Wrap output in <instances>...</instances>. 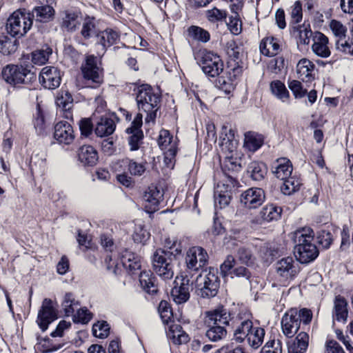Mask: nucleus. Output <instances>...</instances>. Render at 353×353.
<instances>
[{
    "label": "nucleus",
    "mask_w": 353,
    "mask_h": 353,
    "mask_svg": "<svg viewBox=\"0 0 353 353\" xmlns=\"http://www.w3.org/2000/svg\"><path fill=\"white\" fill-rule=\"evenodd\" d=\"M97 43L102 46V50L105 51V49L115 43L119 40V34L117 31L107 28L105 30L100 32L97 35Z\"/></svg>",
    "instance_id": "393cba45"
},
{
    "label": "nucleus",
    "mask_w": 353,
    "mask_h": 353,
    "mask_svg": "<svg viewBox=\"0 0 353 353\" xmlns=\"http://www.w3.org/2000/svg\"><path fill=\"white\" fill-rule=\"evenodd\" d=\"M314 232L310 228H302L292 234L294 246V255L301 263H308L314 261L319 254L316 245L312 243Z\"/></svg>",
    "instance_id": "f257e3e1"
},
{
    "label": "nucleus",
    "mask_w": 353,
    "mask_h": 353,
    "mask_svg": "<svg viewBox=\"0 0 353 353\" xmlns=\"http://www.w3.org/2000/svg\"><path fill=\"white\" fill-rule=\"evenodd\" d=\"M206 17L210 22H218L225 20L227 17L225 10H220L216 8L206 11Z\"/></svg>",
    "instance_id": "bf43d9fd"
},
{
    "label": "nucleus",
    "mask_w": 353,
    "mask_h": 353,
    "mask_svg": "<svg viewBox=\"0 0 353 353\" xmlns=\"http://www.w3.org/2000/svg\"><path fill=\"white\" fill-rule=\"evenodd\" d=\"M72 316L74 323L86 324L92 319V314L85 307H83L78 309Z\"/></svg>",
    "instance_id": "864d4df0"
},
{
    "label": "nucleus",
    "mask_w": 353,
    "mask_h": 353,
    "mask_svg": "<svg viewBox=\"0 0 353 353\" xmlns=\"http://www.w3.org/2000/svg\"><path fill=\"white\" fill-rule=\"evenodd\" d=\"M253 323L249 319H241L234 330V339L238 343H242L248 336L253 328Z\"/></svg>",
    "instance_id": "c756f323"
},
{
    "label": "nucleus",
    "mask_w": 353,
    "mask_h": 353,
    "mask_svg": "<svg viewBox=\"0 0 353 353\" xmlns=\"http://www.w3.org/2000/svg\"><path fill=\"white\" fill-rule=\"evenodd\" d=\"M146 162H137L134 159H125L121 161V165L128 168L132 176H141L146 170Z\"/></svg>",
    "instance_id": "c9c22d12"
},
{
    "label": "nucleus",
    "mask_w": 353,
    "mask_h": 353,
    "mask_svg": "<svg viewBox=\"0 0 353 353\" xmlns=\"http://www.w3.org/2000/svg\"><path fill=\"white\" fill-rule=\"evenodd\" d=\"M139 282L141 288L148 294H154L158 289L154 284V278L150 272H141L139 274Z\"/></svg>",
    "instance_id": "ea45409f"
},
{
    "label": "nucleus",
    "mask_w": 353,
    "mask_h": 353,
    "mask_svg": "<svg viewBox=\"0 0 353 353\" xmlns=\"http://www.w3.org/2000/svg\"><path fill=\"white\" fill-rule=\"evenodd\" d=\"M241 50V47L233 40L229 41L226 44V53L234 61L239 58Z\"/></svg>",
    "instance_id": "e2e57ef3"
},
{
    "label": "nucleus",
    "mask_w": 353,
    "mask_h": 353,
    "mask_svg": "<svg viewBox=\"0 0 353 353\" xmlns=\"http://www.w3.org/2000/svg\"><path fill=\"white\" fill-rule=\"evenodd\" d=\"M219 283L216 269L210 267L202 270L196 279V286L199 294L203 298L215 296L218 292Z\"/></svg>",
    "instance_id": "7ed1b4c3"
},
{
    "label": "nucleus",
    "mask_w": 353,
    "mask_h": 353,
    "mask_svg": "<svg viewBox=\"0 0 353 353\" xmlns=\"http://www.w3.org/2000/svg\"><path fill=\"white\" fill-rule=\"evenodd\" d=\"M333 34L338 37V39H343L345 37L347 28L339 21L332 20L330 24Z\"/></svg>",
    "instance_id": "0e129e2a"
},
{
    "label": "nucleus",
    "mask_w": 353,
    "mask_h": 353,
    "mask_svg": "<svg viewBox=\"0 0 353 353\" xmlns=\"http://www.w3.org/2000/svg\"><path fill=\"white\" fill-rule=\"evenodd\" d=\"M57 318L55 308L52 305V301L49 299H44L41 308L38 312L37 323L41 330L46 331L49 325Z\"/></svg>",
    "instance_id": "f8f14e48"
},
{
    "label": "nucleus",
    "mask_w": 353,
    "mask_h": 353,
    "mask_svg": "<svg viewBox=\"0 0 353 353\" xmlns=\"http://www.w3.org/2000/svg\"><path fill=\"white\" fill-rule=\"evenodd\" d=\"M54 138L59 144H71L74 140L72 125L67 121L58 122L54 126Z\"/></svg>",
    "instance_id": "6ab92c4d"
},
{
    "label": "nucleus",
    "mask_w": 353,
    "mask_h": 353,
    "mask_svg": "<svg viewBox=\"0 0 353 353\" xmlns=\"http://www.w3.org/2000/svg\"><path fill=\"white\" fill-rule=\"evenodd\" d=\"M79 305V301L76 299L72 293L67 292L64 294L61 302V307L65 316H72L75 310H78Z\"/></svg>",
    "instance_id": "72a5a7b5"
},
{
    "label": "nucleus",
    "mask_w": 353,
    "mask_h": 353,
    "mask_svg": "<svg viewBox=\"0 0 353 353\" xmlns=\"http://www.w3.org/2000/svg\"><path fill=\"white\" fill-rule=\"evenodd\" d=\"M17 41L7 36H0V52L4 55H9L16 51Z\"/></svg>",
    "instance_id": "de8ad7c7"
},
{
    "label": "nucleus",
    "mask_w": 353,
    "mask_h": 353,
    "mask_svg": "<svg viewBox=\"0 0 353 353\" xmlns=\"http://www.w3.org/2000/svg\"><path fill=\"white\" fill-rule=\"evenodd\" d=\"M32 23L31 13L17 10L8 18L6 30L12 37H21L31 28Z\"/></svg>",
    "instance_id": "20e7f679"
},
{
    "label": "nucleus",
    "mask_w": 353,
    "mask_h": 353,
    "mask_svg": "<svg viewBox=\"0 0 353 353\" xmlns=\"http://www.w3.org/2000/svg\"><path fill=\"white\" fill-rule=\"evenodd\" d=\"M195 59L203 72L209 77H215L223 70V63L219 56L206 50H201L195 54Z\"/></svg>",
    "instance_id": "39448f33"
},
{
    "label": "nucleus",
    "mask_w": 353,
    "mask_h": 353,
    "mask_svg": "<svg viewBox=\"0 0 353 353\" xmlns=\"http://www.w3.org/2000/svg\"><path fill=\"white\" fill-rule=\"evenodd\" d=\"M172 254L164 250L158 249L153 254L152 264L153 271L162 279L170 280L174 276Z\"/></svg>",
    "instance_id": "423d86ee"
},
{
    "label": "nucleus",
    "mask_w": 353,
    "mask_h": 353,
    "mask_svg": "<svg viewBox=\"0 0 353 353\" xmlns=\"http://www.w3.org/2000/svg\"><path fill=\"white\" fill-rule=\"evenodd\" d=\"M61 77L60 71L52 66H46L39 74V82L46 89L53 90L61 84Z\"/></svg>",
    "instance_id": "2eb2a0df"
},
{
    "label": "nucleus",
    "mask_w": 353,
    "mask_h": 353,
    "mask_svg": "<svg viewBox=\"0 0 353 353\" xmlns=\"http://www.w3.org/2000/svg\"><path fill=\"white\" fill-rule=\"evenodd\" d=\"M221 142L220 146L223 152L225 154V159H228V162L232 163L231 159L233 152L236 151L237 142L234 139V132L228 125H223L222 128Z\"/></svg>",
    "instance_id": "dca6fc26"
},
{
    "label": "nucleus",
    "mask_w": 353,
    "mask_h": 353,
    "mask_svg": "<svg viewBox=\"0 0 353 353\" xmlns=\"http://www.w3.org/2000/svg\"><path fill=\"white\" fill-rule=\"evenodd\" d=\"M260 353H282V343L280 340L268 341Z\"/></svg>",
    "instance_id": "69168bd1"
},
{
    "label": "nucleus",
    "mask_w": 353,
    "mask_h": 353,
    "mask_svg": "<svg viewBox=\"0 0 353 353\" xmlns=\"http://www.w3.org/2000/svg\"><path fill=\"white\" fill-rule=\"evenodd\" d=\"M81 71L86 79L97 83L103 81V69L99 65L97 58L94 55L86 57L85 62L81 65Z\"/></svg>",
    "instance_id": "9b49d317"
},
{
    "label": "nucleus",
    "mask_w": 353,
    "mask_h": 353,
    "mask_svg": "<svg viewBox=\"0 0 353 353\" xmlns=\"http://www.w3.org/2000/svg\"><path fill=\"white\" fill-rule=\"evenodd\" d=\"M51 53L52 50L49 48H47L45 50H36L32 53V61L36 65H43L48 61Z\"/></svg>",
    "instance_id": "4d7b16f0"
},
{
    "label": "nucleus",
    "mask_w": 353,
    "mask_h": 353,
    "mask_svg": "<svg viewBox=\"0 0 353 353\" xmlns=\"http://www.w3.org/2000/svg\"><path fill=\"white\" fill-rule=\"evenodd\" d=\"M188 34L194 40L203 43L208 42L210 39L208 31L195 26H192L188 28Z\"/></svg>",
    "instance_id": "09e8293b"
},
{
    "label": "nucleus",
    "mask_w": 353,
    "mask_h": 353,
    "mask_svg": "<svg viewBox=\"0 0 353 353\" xmlns=\"http://www.w3.org/2000/svg\"><path fill=\"white\" fill-rule=\"evenodd\" d=\"M248 172L254 181L262 180L267 172L265 165L259 162H252L248 166Z\"/></svg>",
    "instance_id": "a18cd8bd"
},
{
    "label": "nucleus",
    "mask_w": 353,
    "mask_h": 353,
    "mask_svg": "<svg viewBox=\"0 0 353 353\" xmlns=\"http://www.w3.org/2000/svg\"><path fill=\"white\" fill-rule=\"evenodd\" d=\"M293 34L297 38L298 43L308 45L310 42L311 37L314 35L310 24L299 25L293 28Z\"/></svg>",
    "instance_id": "4c0bfd02"
},
{
    "label": "nucleus",
    "mask_w": 353,
    "mask_h": 353,
    "mask_svg": "<svg viewBox=\"0 0 353 353\" xmlns=\"http://www.w3.org/2000/svg\"><path fill=\"white\" fill-rule=\"evenodd\" d=\"M272 168L275 176L282 181L290 176L292 172V163L285 158L278 159Z\"/></svg>",
    "instance_id": "b1692460"
},
{
    "label": "nucleus",
    "mask_w": 353,
    "mask_h": 353,
    "mask_svg": "<svg viewBox=\"0 0 353 353\" xmlns=\"http://www.w3.org/2000/svg\"><path fill=\"white\" fill-rule=\"evenodd\" d=\"M123 266L130 273L134 274L135 271L140 270V259L133 252L125 250L120 256Z\"/></svg>",
    "instance_id": "c85d7f7f"
},
{
    "label": "nucleus",
    "mask_w": 353,
    "mask_h": 353,
    "mask_svg": "<svg viewBox=\"0 0 353 353\" xmlns=\"http://www.w3.org/2000/svg\"><path fill=\"white\" fill-rule=\"evenodd\" d=\"M309 335L305 332H301L289 345L288 352L305 353L308 347Z\"/></svg>",
    "instance_id": "7c9ffc66"
},
{
    "label": "nucleus",
    "mask_w": 353,
    "mask_h": 353,
    "mask_svg": "<svg viewBox=\"0 0 353 353\" xmlns=\"http://www.w3.org/2000/svg\"><path fill=\"white\" fill-rule=\"evenodd\" d=\"M208 330L205 332L206 337L211 341L217 342L227 336V330L225 325H212V326H206Z\"/></svg>",
    "instance_id": "a19ab883"
},
{
    "label": "nucleus",
    "mask_w": 353,
    "mask_h": 353,
    "mask_svg": "<svg viewBox=\"0 0 353 353\" xmlns=\"http://www.w3.org/2000/svg\"><path fill=\"white\" fill-rule=\"evenodd\" d=\"M163 191L157 186L150 185L145 192L143 200L148 212L156 211L160 202L163 200Z\"/></svg>",
    "instance_id": "aec40b11"
},
{
    "label": "nucleus",
    "mask_w": 353,
    "mask_h": 353,
    "mask_svg": "<svg viewBox=\"0 0 353 353\" xmlns=\"http://www.w3.org/2000/svg\"><path fill=\"white\" fill-rule=\"evenodd\" d=\"M333 317L338 321L345 323L348 316L347 303L345 299L340 295L336 296L334 301Z\"/></svg>",
    "instance_id": "bb28decb"
},
{
    "label": "nucleus",
    "mask_w": 353,
    "mask_h": 353,
    "mask_svg": "<svg viewBox=\"0 0 353 353\" xmlns=\"http://www.w3.org/2000/svg\"><path fill=\"white\" fill-rule=\"evenodd\" d=\"M265 330L262 327H253L250 332L247 339L248 345L253 349H258L263 343Z\"/></svg>",
    "instance_id": "58836bf2"
},
{
    "label": "nucleus",
    "mask_w": 353,
    "mask_h": 353,
    "mask_svg": "<svg viewBox=\"0 0 353 353\" xmlns=\"http://www.w3.org/2000/svg\"><path fill=\"white\" fill-rule=\"evenodd\" d=\"M143 116L137 113L134 117L131 125L126 128L125 132L128 134L127 141L130 151L138 150L143 143V132L141 130L143 125Z\"/></svg>",
    "instance_id": "1a4fd4ad"
},
{
    "label": "nucleus",
    "mask_w": 353,
    "mask_h": 353,
    "mask_svg": "<svg viewBox=\"0 0 353 353\" xmlns=\"http://www.w3.org/2000/svg\"><path fill=\"white\" fill-rule=\"evenodd\" d=\"M204 316V323L206 326L228 325L231 319L230 312L223 306H219L214 310L207 311Z\"/></svg>",
    "instance_id": "a211bd4d"
},
{
    "label": "nucleus",
    "mask_w": 353,
    "mask_h": 353,
    "mask_svg": "<svg viewBox=\"0 0 353 353\" xmlns=\"http://www.w3.org/2000/svg\"><path fill=\"white\" fill-rule=\"evenodd\" d=\"M288 85L296 99H301L307 93V90L303 88L301 82L298 80H288Z\"/></svg>",
    "instance_id": "6e6d98bb"
},
{
    "label": "nucleus",
    "mask_w": 353,
    "mask_h": 353,
    "mask_svg": "<svg viewBox=\"0 0 353 353\" xmlns=\"http://www.w3.org/2000/svg\"><path fill=\"white\" fill-rule=\"evenodd\" d=\"M2 77L8 83L15 86L30 82L35 75L22 65H8L2 70Z\"/></svg>",
    "instance_id": "0eeeda50"
},
{
    "label": "nucleus",
    "mask_w": 353,
    "mask_h": 353,
    "mask_svg": "<svg viewBox=\"0 0 353 353\" xmlns=\"http://www.w3.org/2000/svg\"><path fill=\"white\" fill-rule=\"evenodd\" d=\"M97 32V23L94 17H86L82 23L81 30V36L85 39H90Z\"/></svg>",
    "instance_id": "79ce46f5"
},
{
    "label": "nucleus",
    "mask_w": 353,
    "mask_h": 353,
    "mask_svg": "<svg viewBox=\"0 0 353 353\" xmlns=\"http://www.w3.org/2000/svg\"><path fill=\"white\" fill-rule=\"evenodd\" d=\"M281 209L274 204L266 205L260 211V219L256 221V223L262 224L263 222L278 220L281 216Z\"/></svg>",
    "instance_id": "cd10ccee"
},
{
    "label": "nucleus",
    "mask_w": 353,
    "mask_h": 353,
    "mask_svg": "<svg viewBox=\"0 0 353 353\" xmlns=\"http://www.w3.org/2000/svg\"><path fill=\"white\" fill-rule=\"evenodd\" d=\"M242 71V67L240 66L237 63H234V64L230 63V65L228 66L225 70H223L222 72H224L228 78L232 80V83H234L236 79L241 75Z\"/></svg>",
    "instance_id": "052dcab7"
},
{
    "label": "nucleus",
    "mask_w": 353,
    "mask_h": 353,
    "mask_svg": "<svg viewBox=\"0 0 353 353\" xmlns=\"http://www.w3.org/2000/svg\"><path fill=\"white\" fill-rule=\"evenodd\" d=\"M158 145L163 150H168V148H171L172 145L177 147L176 141L173 139L170 132L167 130H161L159 132L158 137Z\"/></svg>",
    "instance_id": "c03bdc74"
},
{
    "label": "nucleus",
    "mask_w": 353,
    "mask_h": 353,
    "mask_svg": "<svg viewBox=\"0 0 353 353\" xmlns=\"http://www.w3.org/2000/svg\"><path fill=\"white\" fill-rule=\"evenodd\" d=\"M290 9V23L293 24L300 23L303 19V11L301 2L299 1H296Z\"/></svg>",
    "instance_id": "680f3d73"
},
{
    "label": "nucleus",
    "mask_w": 353,
    "mask_h": 353,
    "mask_svg": "<svg viewBox=\"0 0 353 353\" xmlns=\"http://www.w3.org/2000/svg\"><path fill=\"white\" fill-rule=\"evenodd\" d=\"M272 93L282 101H287L290 98V93L285 84L279 80L273 81L270 83Z\"/></svg>",
    "instance_id": "37998d69"
},
{
    "label": "nucleus",
    "mask_w": 353,
    "mask_h": 353,
    "mask_svg": "<svg viewBox=\"0 0 353 353\" xmlns=\"http://www.w3.org/2000/svg\"><path fill=\"white\" fill-rule=\"evenodd\" d=\"M299 271L298 263L291 256L283 258L276 263V274L283 282L293 279Z\"/></svg>",
    "instance_id": "9d476101"
},
{
    "label": "nucleus",
    "mask_w": 353,
    "mask_h": 353,
    "mask_svg": "<svg viewBox=\"0 0 353 353\" xmlns=\"http://www.w3.org/2000/svg\"><path fill=\"white\" fill-rule=\"evenodd\" d=\"M336 48L345 53L353 56V43L348 42L343 39H337L336 41Z\"/></svg>",
    "instance_id": "774afa93"
},
{
    "label": "nucleus",
    "mask_w": 353,
    "mask_h": 353,
    "mask_svg": "<svg viewBox=\"0 0 353 353\" xmlns=\"http://www.w3.org/2000/svg\"><path fill=\"white\" fill-rule=\"evenodd\" d=\"M79 161L84 165L93 166L98 161V152L90 145H83L78 150Z\"/></svg>",
    "instance_id": "5701e85b"
},
{
    "label": "nucleus",
    "mask_w": 353,
    "mask_h": 353,
    "mask_svg": "<svg viewBox=\"0 0 353 353\" xmlns=\"http://www.w3.org/2000/svg\"><path fill=\"white\" fill-rule=\"evenodd\" d=\"M136 99L139 110H152L159 103L160 96L150 85L143 84L138 87Z\"/></svg>",
    "instance_id": "6e6552de"
},
{
    "label": "nucleus",
    "mask_w": 353,
    "mask_h": 353,
    "mask_svg": "<svg viewBox=\"0 0 353 353\" xmlns=\"http://www.w3.org/2000/svg\"><path fill=\"white\" fill-rule=\"evenodd\" d=\"M109 332L110 327L105 321L98 322L92 326V333L95 337L105 339L108 336Z\"/></svg>",
    "instance_id": "13d9d810"
},
{
    "label": "nucleus",
    "mask_w": 353,
    "mask_h": 353,
    "mask_svg": "<svg viewBox=\"0 0 353 353\" xmlns=\"http://www.w3.org/2000/svg\"><path fill=\"white\" fill-rule=\"evenodd\" d=\"M175 285L171 290L173 301L177 304L185 303L190 298V279L187 276L176 277Z\"/></svg>",
    "instance_id": "4468645a"
},
{
    "label": "nucleus",
    "mask_w": 353,
    "mask_h": 353,
    "mask_svg": "<svg viewBox=\"0 0 353 353\" xmlns=\"http://www.w3.org/2000/svg\"><path fill=\"white\" fill-rule=\"evenodd\" d=\"M265 200L264 191L258 188H251L241 194L240 201L248 209H255L259 207Z\"/></svg>",
    "instance_id": "f3484780"
},
{
    "label": "nucleus",
    "mask_w": 353,
    "mask_h": 353,
    "mask_svg": "<svg viewBox=\"0 0 353 353\" xmlns=\"http://www.w3.org/2000/svg\"><path fill=\"white\" fill-rule=\"evenodd\" d=\"M301 185L299 179L294 177H288L283 180V185L281 186V192L285 195H290L297 191Z\"/></svg>",
    "instance_id": "8fccbe9b"
},
{
    "label": "nucleus",
    "mask_w": 353,
    "mask_h": 353,
    "mask_svg": "<svg viewBox=\"0 0 353 353\" xmlns=\"http://www.w3.org/2000/svg\"><path fill=\"white\" fill-rule=\"evenodd\" d=\"M237 259L245 265H249L253 263V256L250 250L245 247H241L238 250Z\"/></svg>",
    "instance_id": "338daca9"
},
{
    "label": "nucleus",
    "mask_w": 353,
    "mask_h": 353,
    "mask_svg": "<svg viewBox=\"0 0 353 353\" xmlns=\"http://www.w3.org/2000/svg\"><path fill=\"white\" fill-rule=\"evenodd\" d=\"M216 86L224 91L225 93H230L235 88V83H232V80L228 78L224 72L221 75L217 76Z\"/></svg>",
    "instance_id": "5fc2aeb1"
},
{
    "label": "nucleus",
    "mask_w": 353,
    "mask_h": 353,
    "mask_svg": "<svg viewBox=\"0 0 353 353\" xmlns=\"http://www.w3.org/2000/svg\"><path fill=\"white\" fill-rule=\"evenodd\" d=\"M312 318V312L306 308L298 310L291 308L283 315L281 319V329L288 338L294 336L300 328L301 323L308 324Z\"/></svg>",
    "instance_id": "f03ea898"
},
{
    "label": "nucleus",
    "mask_w": 353,
    "mask_h": 353,
    "mask_svg": "<svg viewBox=\"0 0 353 353\" xmlns=\"http://www.w3.org/2000/svg\"><path fill=\"white\" fill-rule=\"evenodd\" d=\"M158 311L163 323L169 324L173 317L170 304L165 301H161L159 303Z\"/></svg>",
    "instance_id": "603ef678"
},
{
    "label": "nucleus",
    "mask_w": 353,
    "mask_h": 353,
    "mask_svg": "<svg viewBox=\"0 0 353 353\" xmlns=\"http://www.w3.org/2000/svg\"><path fill=\"white\" fill-rule=\"evenodd\" d=\"M116 124L112 119L101 117L96 123L94 133L98 137H105L114 133Z\"/></svg>",
    "instance_id": "a878e982"
},
{
    "label": "nucleus",
    "mask_w": 353,
    "mask_h": 353,
    "mask_svg": "<svg viewBox=\"0 0 353 353\" xmlns=\"http://www.w3.org/2000/svg\"><path fill=\"white\" fill-rule=\"evenodd\" d=\"M208 261L206 251L201 247H192L187 252L185 262L188 269L197 271L202 268Z\"/></svg>",
    "instance_id": "ddd939ff"
},
{
    "label": "nucleus",
    "mask_w": 353,
    "mask_h": 353,
    "mask_svg": "<svg viewBox=\"0 0 353 353\" xmlns=\"http://www.w3.org/2000/svg\"><path fill=\"white\" fill-rule=\"evenodd\" d=\"M315 65L307 59H301L296 65L298 78L305 82H311L314 79Z\"/></svg>",
    "instance_id": "4be33fe9"
},
{
    "label": "nucleus",
    "mask_w": 353,
    "mask_h": 353,
    "mask_svg": "<svg viewBox=\"0 0 353 353\" xmlns=\"http://www.w3.org/2000/svg\"><path fill=\"white\" fill-rule=\"evenodd\" d=\"M54 14V9L50 6L35 7L32 10V13H31L32 20L35 17L37 21L42 23H47L52 20Z\"/></svg>",
    "instance_id": "f704fd0d"
},
{
    "label": "nucleus",
    "mask_w": 353,
    "mask_h": 353,
    "mask_svg": "<svg viewBox=\"0 0 353 353\" xmlns=\"http://www.w3.org/2000/svg\"><path fill=\"white\" fill-rule=\"evenodd\" d=\"M259 49L263 54L268 57H273L279 53L280 46L276 39L265 37L261 40Z\"/></svg>",
    "instance_id": "2f4dec72"
},
{
    "label": "nucleus",
    "mask_w": 353,
    "mask_h": 353,
    "mask_svg": "<svg viewBox=\"0 0 353 353\" xmlns=\"http://www.w3.org/2000/svg\"><path fill=\"white\" fill-rule=\"evenodd\" d=\"M312 52L318 57L327 58L331 52L328 47V38L320 32H316L313 35Z\"/></svg>",
    "instance_id": "412c9836"
},
{
    "label": "nucleus",
    "mask_w": 353,
    "mask_h": 353,
    "mask_svg": "<svg viewBox=\"0 0 353 353\" xmlns=\"http://www.w3.org/2000/svg\"><path fill=\"white\" fill-rule=\"evenodd\" d=\"M81 24V17L75 12H66L62 18L61 28L67 32L76 31Z\"/></svg>",
    "instance_id": "473e14b6"
},
{
    "label": "nucleus",
    "mask_w": 353,
    "mask_h": 353,
    "mask_svg": "<svg viewBox=\"0 0 353 353\" xmlns=\"http://www.w3.org/2000/svg\"><path fill=\"white\" fill-rule=\"evenodd\" d=\"M46 113V112H37L36 114L34 116V126L36 130L39 133L45 130L47 124L50 121Z\"/></svg>",
    "instance_id": "3c124183"
},
{
    "label": "nucleus",
    "mask_w": 353,
    "mask_h": 353,
    "mask_svg": "<svg viewBox=\"0 0 353 353\" xmlns=\"http://www.w3.org/2000/svg\"><path fill=\"white\" fill-rule=\"evenodd\" d=\"M55 103L58 108L70 110L73 107V99L68 92H61L56 97Z\"/></svg>",
    "instance_id": "49530a36"
},
{
    "label": "nucleus",
    "mask_w": 353,
    "mask_h": 353,
    "mask_svg": "<svg viewBox=\"0 0 353 353\" xmlns=\"http://www.w3.org/2000/svg\"><path fill=\"white\" fill-rule=\"evenodd\" d=\"M263 143V137L262 135L254 132L245 133L244 145L250 151H256L262 146Z\"/></svg>",
    "instance_id": "e433bc0d"
}]
</instances>
